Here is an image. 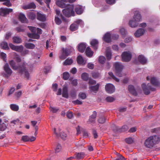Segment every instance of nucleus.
Returning a JSON list of instances; mask_svg holds the SVG:
<instances>
[{
	"label": "nucleus",
	"mask_w": 160,
	"mask_h": 160,
	"mask_svg": "<svg viewBox=\"0 0 160 160\" xmlns=\"http://www.w3.org/2000/svg\"><path fill=\"white\" fill-rule=\"evenodd\" d=\"M142 87L144 92V93L146 95H149L151 91H155L156 89L155 88L152 87L149 85V84L148 83L147 85L146 84L143 83L142 84Z\"/></svg>",
	"instance_id": "nucleus-5"
},
{
	"label": "nucleus",
	"mask_w": 160,
	"mask_h": 160,
	"mask_svg": "<svg viewBox=\"0 0 160 160\" xmlns=\"http://www.w3.org/2000/svg\"><path fill=\"white\" fill-rule=\"evenodd\" d=\"M66 115L68 118L71 119L73 117L72 112H67Z\"/></svg>",
	"instance_id": "nucleus-59"
},
{
	"label": "nucleus",
	"mask_w": 160,
	"mask_h": 160,
	"mask_svg": "<svg viewBox=\"0 0 160 160\" xmlns=\"http://www.w3.org/2000/svg\"><path fill=\"white\" fill-rule=\"evenodd\" d=\"M160 141V138L158 136L156 135L151 136L146 139L144 144L147 148H151L155 144L158 143Z\"/></svg>",
	"instance_id": "nucleus-2"
},
{
	"label": "nucleus",
	"mask_w": 160,
	"mask_h": 160,
	"mask_svg": "<svg viewBox=\"0 0 160 160\" xmlns=\"http://www.w3.org/2000/svg\"><path fill=\"white\" fill-rule=\"evenodd\" d=\"M24 46L28 49H33L35 47V45L32 43H26L24 44Z\"/></svg>",
	"instance_id": "nucleus-31"
},
{
	"label": "nucleus",
	"mask_w": 160,
	"mask_h": 160,
	"mask_svg": "<svg viewBox=\"0 0 160 160\" xmlns=\"http://www.w3.org/2000/svg\"><path fill=\"white\" fill-rule=\"evenodd\" d=\"M78 97L82 99H84L86 98V95L84 93L80 92L78 94Z\"/></svg>",
	"instance_id": "nucleus-50"
},
{
	"label": "nucleus",
	"mask_w": 160,
	"mask_h": 160,
	"mask_svg": "<svg viewBox=\"0 0 160 160\" xmlns=\"http://www.w3.org/2000/svg\"><path fill=\"white\" fill-rule=\"evenodd\" d=\"M106 121V118L104 116H102L100 117L98 121L100 123L103 124Z\"/></svg>",
	"instance_id": "nucleus-49"
},
{
	"label": "nucleus",
	"mask_w": 160,
	"mask_h": 160,
	"mask_svg": "<svg viewBox=\"0 0 160 160\" xmlns=\"http://www.w3.org/2000/svg\"><path fill=\"white\" fill-rule=\"evenodd\" d=\"M7 126L4 123H2L0 125V131H4L7 128Z\"/></svg>",
	"instance_id": "nucleus-45"
},
{
	"label": "nucleus",
	"mask_w": 160,
	"mask_h": 160,
	"mask_svg": "<svg viewBox=\"0 0 160 160\" xmlns=\"http://www.w3.org/2000/svg\"><path fill=\"white\" fill-rule=\"evenodd\" d=\"M50 110L53 113H56L59 110V109L56 107H50Z\"/></svg>",
	"instance_id": "nucleus-56"
},
{
	"label": "nucleus",
	"mask_w": 160,
	"mask_h": 160,
	"mask_svg": "<svg viewBox=\"0 0 160 160\" xmlns=\"http://www.w3.org/2000/svg\"><path fill=\"white\" fill-rule=\"evenodd\" d=\"M133 18L136 22H139L142 19V17L138 11L135 12L134 13Z\"/></svg>",
	"instance_id": "nucleus-14"
},
{
	"label": "nucleus",
	"mask_w": 160,
	"mask_h": 160,
	"mask_svg": "<svg viewBox=\"0 0 160 160\" xmlns=\"http://www.w3.org/2000/svg\"><path fill=\"white\" fill-rule=\"evenodd\" d=\"M73 62V60L72 59H69V58L67 59L63 62V65H71Z\"/></svg>",
	"instance_id": "nucleus-36"
},
{
	"label": "nucleus",
	"mask_w": 160,
	"mask_h": 160,
	"mask_svg": "<svg viewBox=\"0 0 160 160\" xmlns=\"http://www.w3.org/2000/svg\"><path fill=\"white\" fill-rule=\"evenodd\" d=\"M15 30L17 31L18 32H24L25 30V28L24 26H21L16 27Z\"/></svg>",
	"instance_id": "nucleus-37"
},
{
	"label": "nucleus",
	"mask_w": 160,
	"mask_h": 160,
	"mask_svg": "<svg viewBox=\"0 0 160 160\" xmlns=\"http://www.w3.org/2000/svg\"><path fill=\"white\" fill-rule=\"evenodd\" d=\"M138 23L136 21L131 20L129 21V25L132 28H134L138 26Z\"/></svg>",
	"instance_id": "nucleus-38"
},
{
	"label": "nucleus",
	"mask_w": 160,
	"mask_h": 160,
	"mask_svg": "<svg viewBox=\"0 0 160 160\" xmlns=\"http://www.w3.org/2000/svg\"><path fill=\"white\" fill-rule=\"evenodd\" d=\"M106 56L107 59L109 60L111 58L112 53L110 50H107L106 51Z\"/></svg>",
	"instance_id": "nucleus-41"
},
{
	"label": "nucleus",
	"mask_w": 160,
	"mask_h": 160,
	"mask_svg": "<svg viewBox=\"0 0 160 160\" xmlns=\"http://www.w3.org/2000/svg\"><path fill=\"white\" fill-rule=\"evenodd\" d=\"M85 53L87 57L91 58L93 55L94 52L91 50L90 48L88 47L86 48Z\"/></svg>",
	"instance_id": "nucleus-21"
},
{
	"label": "nucleus",
	"mask_w": 160,
	"mask_h": 160,
	"mask_svg": "<svg viewBox=\"0 0 160 160\" xmlns=\"http://www.w3.org/2000/svg\"><path fill=\"white\" fill-rule=\"evenodd\" d=\"M23 50V47L22 45H20L19 46H17L15 51H16L18 52L21 53Z\"/></svg>",
	"instance_id": "nucleus-43"
},
{
	"label": "nucleus",
	"mask_w": 160,
	"mask_h": 160,
	"mask_svg": "<svg viewBox=\"0 0 160 160\" xmlns=\"http://www.w3.org/2000/svg\"><path fill=\"white\" fill-rule=\"evenodd\" d=\"M3 69L6 73V75L7 77H9L11 75L12 73V71L10 68L8 64V63L5 64L3 67Z\"/></svg>",
	"instance_id": "nucleus-10"
},
{
	"label": "nucleus",
	"mask_w": 160,
	"mask_h": 160,
	"mask_svg": "<svg viewBox=\"0 0 160 160\" xmlns=\"http://www.w3.org/2000/svg\"><path fill=\"white\" fill-rule=\"evenodd\" d=\"M63 14L66 17L69 18L75 16L74 11V6L70 4H67L66 7L62 11Z\"/></svg>",
	"instance_id": "nucleus-3"
},
{
	"label": "nucleus",
	"mask_w": 160,
	"mask_h": 160,
	"mask_svg": "<svg viewBox=\"0 0 160 160\" xmlns=\"http://www.w3.org/2000/svg\"><path fill=\"white\" fill-rule=\"evenodd\" d=\"M92 77L94 78H96L100 76V74L98 72H94L92 73Z\"/></svg>",
	"instance_id": "nucleus-54"
},
{
	"label": "nucleus",
	"mask_w": 160,
	"mask_h": 160,
	"mask_svg": "<svg viewBox=\"0 0 160 160\" xmlns=\"http://www.w3.org/2000/svg\"><path fill=\"white\" fill-rule=\"evenodd\" d=\"M37 18L38 20L42 22H44L46 20L45 15L41 12H37Z\"/></svg>",
	"instance_id": "nucleus-11"
},
{
	"label": "nucleus",
	"mask_w": 160,
	"mask_h": 160,
	"mask_svg": "<svg viewBox=\"0 0 160 160\" xmlns=\"http://www.w3.org/2000/svg\"><path fill=\"white\" fill-rule=\"evenodd\" d=\"M81 77L82 79L85 81H87L89 78L88 74L86 72H84L82 74Z\"/></svg>",
	"instance_id": "nucleus-40"
},
{
	"label": "nucleus",
	"mask_w": 160,
	"mask_h": 160,
	"mask_svg": "<svg viewBox=\"0 0 160 160\" xmlns=\"http://www.w3.org/2000/svg\"><path fill=\"white\" fill-rule=\"evenodd\" d=\"M111 35L110 32H108L106 33L104 35L103 40L107 43H109L111 41Z\"/></svg>",
	"instance_id": "nucleus-12"
},
{
	"label": "nucleus",
	"mask_w": 160,
	"mask_h": 160,
	"mask_svg": "<svg viewBox=\"0 0 160 160\" xmlns=\"http://www.w3.org/2000/svg\"><path fill=\"white\" fill-rule=\"evenodd\" d=\"M120 32L121 33L123 36L125 35L126 34L127 31H126L125 29L123 28H121L120 29Z\"/></svg>",
	"instance_id": "nucleus-60"
},
{
	"label": "nucleus",
	"mask_w": 160,
	"mask_h": 160,
	"mask_svg": "<svg viewBox=\"0 0 160 160\" xmlns=\"http://www.w3.org/2000/svg\"><path fill=\"white\" fill-rule=\"evenodd\" d=\"M109 75L116 81L118 82L119 81V79L116 78L115 76L113 75V73L112 72H108Z\"/></svg>",
	"instance_id": "nucleus-46"
},
{
	"label": "nucleus",
	"mask_w": 160,
	"mask_h": 160,
	"mask_svg": "<svg viewBox=\"0 0 160 160\" xmlns=\"http://www.w3.org/2000/svg\"><path fill=\"white\" fill-rule=\"evenodd\" d=\"M78 25L75 23H73L70 25V29L72 31H74L78 29Z\"/></svg>",
	"instance_id": "nucleus-35"
},
{
	"label": "nucleus",
	"mask_w": 160,
	"mask_h": 160,
	"mask_svg": "<svg viewBox=\"0 0 160 160\" xmlns=\"http://www.w3.org/2000/svg\"><path fill=\"white\" fill-rule=\"evenodd\" d=\"M19 19L22 23H27L28 20L26 18L25 15L22 13H20L19 15Z\"/></svg>",
	"instance_id": "nucleus-19"
},
{
	"label": "nucleus",
	"mask_w": 160,
	"mask_h": 160,
	"mask_svg": "<svg viewBox=\"0 0 160 160\" xmlns=\"http://www.w3.org/2000/svg\"><path fill=\"white\" fill-rule=\"evenodd\" d=\"M69 77V73L67 72H64L63 73V77L62 78L64 80H68Z\"/></svg>",
	"instance_id": "nucleus-47"
},
{
	"label": "nucleus",
	"mask_w": 160,
	"mask_h": 160,
	"mask_svg": "<svg viewBox=\"0 0 160 160\" xmlns=\"http://www.w3.org/2000/svg\"><path fill=\"white\" fill-rule=\"evenodd\" d=\"M106 92L109 93H113L115 90V88L113 85L111 83L107 84L105 87Z\"/></svg>",
	"instance_id": "nucleus-9"
},
{
	"label": "nucleus",
	"mask_w": 160,
	"mask_h": 160,
	"mask_svg": "<svg viewBox=\"0 0 160 160\" xmlns=\"http://www.w3.org/2000/svg\"><path fill=\"white\" fill-rule=\"evenodd\" d=\"M115 1L116 0H106V3L110 5L114 4L115 2Z\"/></svg>",
	"instance_id": "nucleus-61"
},
{
	"label": "nucleus",
	"mask_w": 160,
	"mask_h": 160,
	"mask_svg": "<svg viewBox=\"0 0 160 160\" xmlns=\"http://www.w3.org/2000/svg\"><path fill=\"white\" fill-rule=\"evenodd\" d=\"M61 149V145L60 144H58L57 145V147L56 148L55 150V153H57L59 152L60 151Z\"/></svg>",
	"instance_id": "nucleus-55"
},
{
	"label": "nucleus",
	"mask_w": 160,
	"mask_h": 160,
	"mask_svg": "<svg viewBox=\"0 0 160 160\" xmlns=\"http://www.w3.org/2000/svg\"><path fill=\"white\" fill-rule=\"evenodd\" d=\"M106 100L107 102H112L114 101L115 100V99L113 97L109 96L106 98Z\"/></svg>",
	"instance_id": "nucleus-52"
},
{
	"label": "nucleus",
	"mask_w": 160,
	"mask_h": 160,
	"mask_svg": "<svg viewBox=\"0 0 160 160\" xmlns=\"http://www.w3.org/2000/svg\"><path fill=\"white\" fill-rule=\"evenodd\" d=\"M128 89L129 92L131 94L135 96H137V93L133 85H129L128 87Z\"/></svg>",
	"instance_id": "nucleus-13"
},
{
	"label": "nucleus",
	"mask_w": 160,
	"mask_h": 160,
	"mask_svg": "<svg viewBox=\"0 0 160 160\" xmlns=\"http://www.w3.org/2000/svg\"><path fill=\"white\" fill-rule=\"evenodd\" d=\"M139 61L142 64H145L147 62V60L142 55H139L138 57Z\"/></svg>",
	"instance_id": "nucleus-24"
},
{
	"label": "nucleus",
	"mask_w": 160,
	"mask_h": 160,
	"mask_svg": "<svg viewBox=\"0 0 160 160\" xmlns=\"http://www.w3.org/2000/svg\"><path fill=\"white\" fill-rule=\"evenodd\" d=\"M132 55L129 52H124L122 54V60L123 62H128L132 58Z\"/></svg>",
	"instance_id": "nucleus-7"
},
{
	"label": "nucleus",
	"mask_w": 160,
	"mask_h": 160,
	"mask_svg": "<svg viewBox=\"0 0 160 160\" xmlns=\"http://www.w3.org/2000/svg\"><path fill=\"white\" fill-rule=\"evenodd\" d=\"M55 21L56 23L58 25H60L62 22L61 19L57 17H55Z\"/></svg>",
	"instance_id": "nucleus-58"
},
{
	"label": "nucleus",
	"mask_w": 160,
	"mask_h": 160,
	"mask_svg": "<svg viewBox=\"0 0 160 160\" xmlns=\"http://www.w3.org/2000/svg\"><path fill=\"white\" fill-rule=\"evenodd\" d=\"M9 63L13 69L17 70L20 73H24L26 77L28 79L29 78V74L26 69L25 63H23L17 66L16 65V62L13 60H11L9 62Z\"/></svg>",
	"instance_id": "nucleus-1"
},
{
	"label": "nucleus",
	"mask_w": 160,
	"mask_h": 160,
	"mask_svg": "<svg viewBox=\"0 0 160 160\" xmlns=\"http://www.w3.org/2000/svg\"><path fill=\"white\" fill-rule=\"evenodd\" d=\"M11 109L13 111H17L19 110V107L18 106L15 104H11L10 105Z\"/></svg>",
	"instance_id": "nucleus-39"
},
{
	"label": "nucleus",
	"mask_w": 160,
	"mask_h": 160,
	"mask_svg": "<svg viewBox=\"0 0 160 160\" xmlns=\"http://www.w3.org/2000/svg\"><path fill=\"white\" fill-rule=\"evenodd\" d=\"M62 97L68 98V88L67 86H64L63 87L62 90Z\"/></svg>",
	"instance_id": "nucleus-18"
},
{
	"label": "nucleus",
	"mask_w": 160,
	"mask_h": 160,
	"mask_svg": "<svg viewBox=\"0 0 160 160\" xmlns=\"http://www.w3.org/2000/svg\"><path fill=\"white\" fill-rule=\"evenodd\" d=\"M3 4L7 7H9L12 6V4L9 0H5L3 3Z\"/></svg>",
	"instance_id": "nucleus-51"
},
{
	"label": "nucleus",
	"mask_w": 160,
	"mask_h": 160,
	"mask_svg": "<svg viewBox=\"0 0 160 160\" xmlns=\"http://www.w3.org/2000/svg\"><path fill=\"white\" fill-rule=\"evenodd\" d=\"M27 15L29 19L32 20L35 19L36 17V15L35 13L31 11L28 12Z\"/></svg>",
	"instance_id": "nucleus-22"
},
{
	"label": "nucleus",
	"mask_w": 160,
	"mask_h": 160,
	"mask_svg": "<svg viewBox=\"0 0 160 160\" xmlns=\"http://www.w3.org/2000/svg\"><path fill=\"white\" fill-rule=\"evenodd\" d=\"M86 47V45L84 43H81L78 45V51L81 52H83Z\"/></svg>",
	"instance_id": "nucleus-20"
},
{
	"label": "nucleus",
	"mask_w": 160,
	"mask_h": 160,
	"mask_svg": "<svg viewBox=\"0 0 160 160\" xmlns=\"http://www.w3.org/2000/svg\"><path fill=\"white\" fill-rule=\"evenodd\" d=\"M1 47L3 49L8 50L9 49V47L7 43L5 41L2 42L0 45Z\"/></svg>",
	"instance_id": "nucleus-30"
},
{
	"label": "nucleus",
	"mask_w": 160,
	"mask_h": 160,
	"mask_svg": "<svg viewBox=\"0 0 160 160\" xmlns=\"http://www.w3.org/2000/svg\"><path fill=\"white\" fill-rule=\"evenodd\" d=\"M145 32V30L143 28H140L138 29L134 33L135 36L136 37H139L142 35Z\"/></svg>",
	"instance_id": "nucleus-15"
},
{
	"label": "nucleus",
	"mask_w": 160,
	"mask_h": 160,
	"mask_svg": "<svg viewBox=\"0 0 160 160\" xmlns=\"http://www.w3.org/2000/svg\"><path fill=\"white\" fill-rule=\"evenodd\" d=\"M12 9L1 8H0V15L5 17L9 13L12 12Z\"/></svg>",
	"instance_id": "nucleus-8"
},
{
	"label": "nucleus",
	"mask_w": 160,
	"mask_h": 160,
	"mask_svg": "<svg viewBox=\"0 0 160 160\" xmlns=\"http://www.w3.org/2000/svg\"><path fill=\"white\" fill-rule=\"evenodd\" d=\"M116 128L117 131L119 132H125L128 129V127L126 125H123L121 128H119L118 127H116Z\"/></svg>",
	"instance_id": "nucleus-29"
},
{
	"label": "nucleus",
	"mask_w": 160,
	"mask_h": 160,
	"mask_svg": "<svg viewBox=\"0 0 160 160\" xmlns=\"http://www.w3.org/2000/svg\"><path fill=\"white\" fill-rule=\"evenodd\" d=\"M36 8V6L34 2H31L29 4L24 6L23 8L26 10L29 9H35Z\"/></svg>",
	"instance_id": "nucleus-23"
},
{
	"label": "nucleus",
	"mask_w": 160,
	"mask_h": 160,
	"mask_svg": "<svg viewBox=\"0 0 160 160\" xmlns=\"http://www.w3.org/2000/svg\"><path fill=\"white\" fill-rule=\"evenodd\" d=\"M114 65L115 69L116 75L119 77H122V75L121 72L123 69V66L121 63L118 62H115Z\"/></svg>",
	"instance_id": "nucleus-4"
},
{
	"label": "nucleus",
	"mask_w": 160,
	"mask_h": 160,
	"mask_svg": "<svg viewBox=\"0 0 160 160\" xmlns=\"http://www.w3.org/2000/svg\"><path fill=\"white\" fill-rule=\"evenodd\" d=\"M1 58H2L3 61L5 62L7 61V55L6 53L4 52H1Z\"/></svg>",
	"instance_id": "nucleus-53"
},
{
	"label": "nucleus",
	"mask_w": 160,
	"mask_h": 160,
	"mask_svg": "<svg viewBox=\"0 0 160 160\" xmlns=\"http://www.w3.org/2000/svg\"><path fill=\"white\" fill-rule=\"evenodd\" d=\"M54 133L56 135V136L59 138V137H61L63 140H65L67 137V135L64 132H61L60 134L56 132V129L54 128Z\"/></svg>",
	"instance_id": "nucleus-17"
},
{
	"label": "nucleus",
	"mask_w": 160,
	"mask_h": 160,
	"mask_svg": "<svg viewBox=\"0 0 160 160\" xmlns=\"http://www.w3.org/2000/svg\"><path fill=\"white\" fill-rule=\"evenodd\" d=\"M77 61L79 64H82L84 62V60L81 56H79L77 57Z\"/></svg>",
	"instance_id": "nucleus-42"
},
{
	"label": "nucleus",
	"mask_w": 160,
	"mask_h": 160,
	"mask_svg": "<svg viewBox=\"0 0 160 160\" xmlns=\"http://www.w3.org/2000/svg\"><path fill=\"white\" fill-rule=\"evenodd\" d=\"M99 87V83H97L95 86H90L89 87V88L91 92L96 93L98 90Z\"/></svg>",
	"instance_id": "nucleus-16"
},
{
	"label": "nucleus",
	"mask_w": 160,
	"mask_h": 160,
	"mask_svg": "<svg viewBox=\"0 0 160 160\" xmlns=\"http://www.w3.org/2000/svg\"><path fill=\"white\" fill-rule=\"evenodd\" d=\"M58 85L57 83H54L52 84V89L54 92H56L57 91Z\"/></svg>",
	"instance_id": "nucleus-62"
},
{
	"label": "nucleus",
	"mask_w": 160,
	"mask_h": 160,
	"mask_svg": "<svg viewBox=\"0 0 160 160\" xmlns=\"http://www.w3.org/2000/svg\"><path fill=\"white\" fill-rule=\"evenodd\" d=\"M76 158L78 159H82L85 157V154L84 152L76 153H75Z\"/></svg>",
	"instance_id": "nucleus-34"
},
{
	"label": "nucleus",
	"mask_w": 160,
	"mask_h": 160,
	"mask_svg": "<svg viewBox=\"0 0 160 160\" xmlns=\"http://www.w3.org/2000/svg\"><path fill=\"white\" fill-rule=\"evenodd\" d=\"M62 50V54L60 56V58L61 59H64L70 54L71 52L73 51V49L72 48L68 47L65 49L63 48Z\"/></svg>",
	"instance_id": "nucleus-6"
},
{
	"label": "nucleus",
	"mask_w": 160,
	"mask_h": 160,
	"mask_svg": "<svg viewBox=\"0 0 160 160\" xmlns=\"http://www.w3.org/2000/svg\"><path fill=\"white\" fill-rule=\"evenodd\" d=\"M114 160H126V158L122 155H120L118 157Z\"/></svg>",
	"instance_id": "nucleus-64"
},
{
	"label": "nucleus",
	"mask_w": 160,
	"mask_h": 160,
	"mask_svg": "<svg viewBox=\"0 0 160 160\" xmlns=\"http://www.w3.org/2000/svg\"><path fill=\"white\" fill-rule=\"evenodd\" d=\"M29 30L33 33L36 32V28L35 27L32 26H28Z\"/></svg>",
	"instance_id": "nucleus-63"
},
{
	"label": "nucleus",
	"mask_w": 160,
	"mask_h": 160,
	"mask_svg": "<svg viewBox=\"0 0 160 160\" xmlns=\"http://www.w3.org/2000/svg\"><path fill=\"white\" fill-rule=\"evenodd\" d=\"M125 141L127 143L130 144L133 142V140L132 138H129L125 139Z\"/></svg>",
	"instance_id": "nucleus-57"
},
{
	"label": "nucleus",
	"mask_w": 160,
	"mask_h": 160,
	"mask_svg": "<svg viewBox=\"0 0 160 160\" xmlns=\"http://www.w3.org/2000/svg\"><path fill=\"white\" fill-rule=\"evenodd\" d=\"M151 84L154 86H158L159 85V83L158 80L154 77L151 78Z\"/></svg>",
	"instance_id": "nucleus-27"
},
{
	"label": "nucleus",
	"mask_w": 160,
	"mask_h": 160,
	"mask_svg": "<svg viewBox=\"0 0 160 160\" xmlns=\"http://www.w3.org/2000/svg\"><path fill=\"white\" fill-rule=\"evenodd\" d=\"M21 140L24 142H28L30 141V138L27 135L23 136Z\"/></svg>",
	"instance_id": "nucleus-48"
},
{
	"label": "nucleus",
	"mask_w": 160,
	"mask_h": 160,
	"mask_svg": "<svg viewBox=\"0 0 160 160\" xmlns=\"http://www.w3.org/2000/svg\"><path fill=\"white\" fill-rule=\"evenodd\" d=\"M75 11L77 14L78 15L81 14L83 11L82 7L80 6H77L75 7Z\"/></svg>",
	"instance_id": "nucleus-25"
},
{
	"label": "nucleus",
	"mask_w": 160,
	"mask_h": 160,
	"mask_svg": "<svg viewBox=\"0 0 160 160\" xmlns=\"http://www.w3.org/2000/svg\"><path fill=\"white\" fill-rule=\"evenodd\" d=\"M28 37L31 38L38 39L40 38V35L35 32L32 33H28Z\"/></svg>",
	"instance_id": "nucleus-28"
},
{
	"label": "nucleus",
	"mask_w": 160,
	"mask_h": 160,
	"mask_svg": "<svg viewBox=\"0 0 160 160\" xmlns=\"http://www.w3.org/2000/svg\"><path fill=\"white\" fill-rule=\"evenodd\" d=\"M98 41L96 39L92 40L90 43L91 45L95 50H96L98 49Z\"/></svg>",
	"instance_id": "nucleus-26"
},
{
	"label": "nucleus",
	"mask_w": 160,
	"mask_h": 160,
	"mask_svg": "<svg viewBox=\"0 0 160 160\" xmlns=\"http://www.w3.org/2000/svg\"><path fill=\"white\" fill-rule=\"evenodd\" d=\"M56 4L62 8H65L67 5L64 2L59 1H57L56 2Z\"/></svg>",
	"instance_id": "nucleus-33"
},
{
	"label": "nucleus",
	"mask_w": 160,
	"mask_h": 160,
	"mask_svg": "<svg viewBox=\"0 0 160 160\" xmlns=\"http://www.w3.org/2000/svg\"><path fill=\"white\" fill-rule=\"evenodd\" d=\"M12 40L13 43H20L22 42V40L18 37L15 36L13 37Z\"/></svg>",
	"instance_id": "nucleus-32"
},
{
	"label": "nucleus",
	"mask_w": 160,
	"mask_h": 160,
	"mask_svg": "<svg viewBox=\"0 0 160 160\" xmlns=\"http://www.w3.org/2000/svg\"><path fill=\"white\" fill-rule=\"evenodd\" d=\"M106 58L104 57L100 56L98 58L99 62L101 64H103L105 62Z\"/></svg>",
	"instance_id": "nucleus-44"
}]
</instances>
